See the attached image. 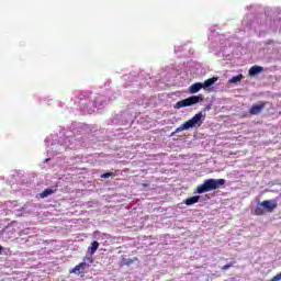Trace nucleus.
<instances>
[{
	"label": "nucleus",
	"instance_id": "nucleus-1",
	"mask_svg": "<svg viewBox=\"0 0 281 281\" xmlns=\"http://www.w3.org/2000/svg\"><path fill=\"white\" fill-rule=\"evenodd\" d=\"M222 186H225V179H206L204 182L196 187V194H205V192H212V190H218Z\"/></svg>",
	"mask_w": 281,
	"mask_h": 281
},
{
	"label": "nucleus",
	"instance_id": "nucleus-2",
	"mask_svg": "<svg viewBox=\"0 0 281 281\" xmlns=\"http://www.w3.org/2000/svg\"><path fill=\"white\" fill-rule=\"evenodd\" d=\"M205 120V115H203V112H199L195 114L192 119L180 125L175 132L171 133V137H175L176 133H181V131H188L190 128L200 127L203 124V121Z\"/></svg>",
	"mask_w": 281,
	"mask_h": 281
},
{
	"label": "nucleus",
	"instance_id": "nucleus-3",
	"mask_svg": "<svg viewBox=\"0 0 281 281\" xmlns=\"http://www.w3.org/2000/svg\"><path fill=\"white\" fill-rule=\"evenodd\" d=\"M199 102H203V97L200 95H192L184 100L178 101L173 109H183L186 106H193V104H199Z\"/></svg>",
	"mask_w": 281,
	"mask_h": 281
},
{
	"label": "nucleus",
	"instance_id": "nucleus-4",
	"mask_svg": "<svg viewBox=\"0 0 281 281\" xmlns=\"http://www.w3.org/2000/svg\"><path fill=\"white\" fill-rule=\"evenodd\" d=\"M265 106H267V102L265 101H259L258 103L254 104L249 110L250 115H259V113L265 111Z\"/></svg>",
	"mask_w": 281,
	"mask_h": 281
},
{
	"label": "nucleus",
	"instance_id": "nucleus-5",
	"mask_svg": "<svg viewBox=\"0 0 281 281\" xmlns=\"http://www.w3.org/2000/svg\"><path fill=\"white\" fill-rule=\"evenodd\" d=\"M261 207H263L266 212L271 213L278 207V202H276V200H265L261 202Z\"/></svg>",
	"mask_w": 281,
	"mask_h": 281
},
{
	"label": "nucleus",
	"instance_id": "nucleus-6",
	"mask_svg": "<svg viewBox=\"0 0 281 281\" xmlns=\"http://www.w3.org/2000/svg\"><path fill=\"white\" fill-rule=\"evenodd\" d=\"M263 71L265 68L262 66L255 65L249 68L248 76H250V78H256L257 76H260V74H262Z\"/></svg>",
	"mask_w": 281,
	"mask_h": 281
},
{
	"label": "nucleus",
	"instance_id": "nucleus-7",
	"mask_svg": "<svg viewBox=\"0 0 281 281\" xmlns=\"http://www.w3.org/2000/svg\"><path fill=\"white\" fill-rule=\"evenodd\" d=\"M88 265L87 262H80L75 268L69 270V273H75L76 276H80V273H85V269H87Z\"/></svg>",
	"mask_w": 281,
	"mask_h": 281
},
{
	"label": "nucleus",
	"instance_id": "nucleus-8",
	"mask_svg": "<svg viewBox=\"0 0 281 281\" xmlns=\"http://www.w3.org/2000/svg\"><path fill=\"white\" fill-rule=\"evenodd\" d=\"M201 89H203V83H201V82H195V83H193V85H191V86L189 87V93H192V94L199 93V91H200Z\"/></svg>",
	"mask_w": 281,
	"mask_h": 281
},
{
	"label": "nucleus",
	"instance_id": "nucleus-9",
	"mask_svg": "<svg viewBox=\"0 0 281 281\" xmlns=\"http://www.w3.org/2000/svg\"><path fill=\"white\" fill-rule=\"evenodd\" d=\"M216 82H218V77L209 78L202 83V87L203 89H207L209 87H212V85H215Z\"/></svg>",
	"mask_w": 281,
	"mask_h": 281
},
{
	"label": "nucleus",
	"instance_id": "nucleus-10",
	"mask_svg": "<svg viewBox=\"0 0 281 281\" xmlns=\"http://www.w3.org/2000/svg\"><path fill=\"white\" fill-rule=\"evenodd\" d=\"M266 213H267V211L265 210V206H262V202L259 203V205H257L255 209V214L257 216H263V214H266Z\"/></svg>",
	"mask_w": 281,
	"mask_h": 281
},
{
	"label": "nucleus",
	"instance_id": "nucleus-11",
	"mask_svg": "<svg viewBox=\"0 0 281 281\" xmlns=\"http://www.w3.org/2000/svg\"><path fill=\"white\" fill-rule=\"evenodd\" d=\"M200 199H201V196H199V195L191 196V198L184 200V203H186L187 205H194V203H199V200H200Z\"/></svg>",
	"mask_w": 281,
	"mask_h": 281
},
{
	"label": "nucleus",
	"instance_id": "nucleus-12",
	"mask_svg": "<svg viewBox=\"0 0 281 281\" xmlns=\"http://www.w3.org/2000/svg\"><path fill=\"white\" fill-rule=\"evenodd\" d=\"M243 80V75H237V76H234L232 77L228 82L231 85H236V82H240Z\"/></svg>",
	"mask_w": 281,
	"mask_h": 281
},
{
	"label": "nucleus",
	"instance_id": "nucleus-13",
	"mask_svg": "<svg viewBox=\"0 0 281 281\" xmlns=\"http://www.w3.org/2000/svg\"><path fill=\"white\" fill-rule=\"evenodd\" d=\"M99 247H100V243L93 241L91 247H89L90 254H95V251H98Z\"/></svg>",
	"mask_w": 281,
	"mask_h": 281
},
{
	"label": "nucleus",
	"instance_id": "nucleus-14",
	"mask_svg": "<svg viewBox=\"0 0 281 281\" xmlns=\"http://www.w3.org/2000/svg\"><path fill=\"white\" fill-rule=\"evenodd\" d=\"M49 194H54V190H52V189H45V190L41 193V199H45V198L49 196Z\"/></svg>",
	"mask_w": 281,
	"mask_h": 281
},
{
	"label": "nucleus",
	"instance_id": "nucleus-15",
	"mask_svg": "<svg viewBox=\"0 0 281 281\" xmlns=\"http://www.w3.org/2000/svg\"><path fill=\"white\" fill-rule=\"evenodd\" d=\"M234 265H236V260H233V261H231V262L224 265V266L222 267V271H227V269H232V267H234Z\"/></svg>",
	"mask_w": 281,
	"mask_h": 281
},
{
	"label": "nucleus",
	"instance_id": "nucleus-16",
	"mask_svg": "<svg viewBox=\"0 0 281 281\" xmlns=\"http://www.w3.org/2000/svg\"><path fill=\"white\" fill-rule=\"evenodd\" d=\"M114 176H115V173H113V172H105L101 177H102V179H109V177H114Z\"/></svg>",
	"mask_w": 281,
	"mask_h": 281
},
{
	"label": "nucleus",
	"instance_id": "nucleus-17",
	"mask_svg": "<svg viewBox=\"0 0 281 281\" xmlns=\"http://www.w3.org/2000/svg\"><path fill=\"white\" fill-rule=\"evenodd\" d=\"M281 280V272L276 274L271 280L269 281H280Z\"/></svg>",
	"mask_w": 281,
	"mask_h": 281
},
{
	"label": "nucleus",
	"instance_id": "nucleus-18",
	"mask_svg": "<svg viewBox=\"0 0 281 281\" xmlns=\"http://www.w3.org/2000/svg\"><path fill=\"white\" fill-rule=\"evenodd\" d=\"M3 254V246H0V255Z\"/></svg>",
	"mask_w": 281,
	"mask_h": 281
},
{
	"label": "nucleus",
	"instance_id": "nucleus-19",
	"mask_svg": "<svg viewBox=\"0 0 281 281\" xmlns=\"http://www.w3.org/2000/svg\"><path fill=\"white\" fill-rule=\"evenodd\" d=\"M131 263H133V261L126 262L125 265H131Z\"/></svg>",
	"mask_w": 281,
	"mask_h": 281
}]
</instances>
